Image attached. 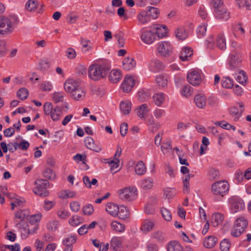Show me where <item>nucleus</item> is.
Returning a JSON list of instances; mask_svg holds the SVG:
<instances>
[{
    "instance_id": "obj_15",
    "label": "nucleus",
    "mask_w": 251,
    "mask_h": 251,
    "mask_svg": "<svg viewBox=\"0 0 251 251\" xmlns=\"http://www.w3.org/2000/svg\"><path fill=\"white\" fill-rule=\"evenodd\" d=\"M155 222L154 220L146 219L141 226L140 229L144 233H147L151 231L154 227Z\"/></svg>"
},
{
    "instance_id": "obj_6",
    "label": "nucleus",
    "mask_w": 251,
    "mask_h": 251,
    "mask_svg": "<svg viewBox=\"0 0 251 251\" xmlns=\"http://www.w3.org/2000/svg\"><path fill=\"white\" fill-rule=\"evenodd\" d=\"M119 197L125 201H131L135 200L137 195V190L135 187L129 186L121 189L118 191Z\"/></svg>"
},
{
    "instance_id": "obj_9",
    "label": "nucleus",
    "mask_w": 251,
    "mask_h": 251,
    "mask_svg": "<svg viewBox=\"0 0 251 251\" xmlns=\"http://www.w3.org/2000/svg\"><path fill=\"white\" fill-rule=\"evenodd\" d=\"M141 39L146 44L151 45L156 39L155 33L150 30H143L141 31Z\"/></svg>"
},
{
    "instance_id": "obj_41",
    "label": "nucleus",
    "mask_w": 251,
    "mask_h": 251,
    "mask_svg": "<svg viewBox=\"0 0 251 251\" xmlns=\"http://www.w3.org/2000/svg\"><path fill=\"white\" fill-rule=\"evenodd\" d=\"M38 229L37 225H35L34 227V230H30L28 226V227H23L22 229H21V236L23 238H26L28 237L29 234H32L36 232V231Z\"/></svg>"
},
{
    "instance_id": "obj_40",
    "label": "nucleus",
    "mask_w": 251,
    "mask_h": 251,
    "mask_svg": "<svg viewBox=\"0 0 251 251\" xmlns=\"http://www.w3.org/2000/svg\"><path fill=\"white\" fill-rule=\"evenodd\" d=\"M168 251H183L181 246L176 241L171 242L168 246Z\"/></svg>"
},
{
    "instance_id": "obj_33",
    "label": "nucleus",
    "mask_w": 251,
    "mask_h": 251,
    "mask_svg": "<svg viewBox=\"0 0 251 251\" xmlns=\"http://www.w3.org/2000/svg\"><path fill=\"white\" fill-rule=\"evenodd\" d=\"M122 244V239L118 237H114L111 239L110 242L111 247L113 248V250L117 251L118 249L121 247Z\"/></svg>"
},
{
    "instance_id": "obj_8",
    "label": "nucleus",
    "mask_w": 251,
    "mask_h": 251,
    "mask_svg": "<svg viewBox=\"0 0 251 251\" xmlns=\"http://www.w3.org/2000/svg\"><path fill=\"white\" fill-rule=\"evenodd\" d=\"M229 201L231 210L233 213H236L244 209V202L240 197L234 196L231 197Z\"/></svg>"
},
{
    "instance_id": "obj_52",
    "label": "nucleus",
    "mask_w": 251,
    "mask_h": 251,
    "mask_svg": "<svg viewBox=\"0 0 251 251\" xmlns=\"http://www.w3.org/2000/svg\"><path fill=\"white\" fill-rule=\"evenodd\" d=\"M18 97L22 100L26 99L28 95V90L25 88L20 89L17 93Z\"/></svg>"
},
{
    "instance_id": "obj_27",
    "label": "nucleus",
    "mask_w": 251,
    "mask_h": 251,
    "mask_svg": "<svg viewBox=\"0 0 251 251\" xmlns=\"http://www.w3.org/2000/svg\"><path fill=\"white\" fill-rule=\"evenodd\" d=\"M132 103L131 101L125 100L121 102L120 108L124 115H128L131 109Z\"/></svg>"
},
{
    "instance_id": "obj_36",
    "label": "nucleus",
    "mask_w": 251,
    "mask_h": 251,
    "mask_svg": "<svg viewBox=\"0 0 251 251\" xmlns=\"http://www.w3.org/2000/svg\"><path fill=\"white\" fill-rule=\"evenodd\" d=\"M240 62L241 60H239L236 55H231L229 62L230 69L234 70L238 69L240 66Z\"/></svg>"
},
{
    "instance_id": "obj_60",
    "label": "nucleus",
    "mask_w": 251,
    "mask_h": 251,
    "mask_svg": "<svg viewBox=\"0 0 251 251\" xmlns=\"http://www.w3.org/2000/svg\"><path fill=\"white\" fill-rule=\"evenodd\" d=\"M43 108L44 112L46 115H49L54 108H53L52 103L50 102H45L44 104Z\"/></svg>"
},
{
    "instance_id": "obj_13",
    "label": "nucleus",
    "mask_w": 251,
    "mask_h": 251,
    "mask_svg": "<svg viewBox=\"0 0 251 251\" xmlns=\"http://www.w3.org/2000/svg\"><path fill=\"white\" fill-rule=\"evenodd\" d=\"M216 18L226 21L230 17V13L227 11L225 5L222 6L214 12Z\"/></svg>"
},
{
    "instance_id": "obj_35",
    "label": "nucleus",
    "mask_w": 251,
    "mask_h": 251,
    "mask_svg": "<svg viewBox=\"0 0 251 251\" xmlns=\"http://www.w3.org/2000/svg\"><path fill=\"white\" fill-rule=\"evenodd\" d=\"M224 216L222 214L215 213L212 216V224L214 227H216L222 222Z\"/></svg>"
},
{
    "instance_id": "obj_46",
    "label": "nucleus",
    "mask_w": 251,
    "mask_h": 251,
    "mask_svg": "<svg viewBox=\"0 0 251 251\" xmlns=\"http://www.w3.org/2000/svg\"><path fill=\"white\" fill-rule=\"evenodd\" d=\"M152 68L155 71L158 72L164 68L163 63L158 60H154L151 63Z\"/></svg>"
},
{
    "instance_id": "obj_44",
    "label": "nucleus",
    "mask_w": 251,
    "mask_h": 251,
    "mask_svg": "<svg viewBox=\"0 0 251 251\" xmlns=\"http://www.w3.org/2000/svg\"><path fill=\"white\" fill-rule=\"evenodd\" d=\"M38 6V2L36 0H29L25 4L26 10L32 11L35 10Z\"/></svg>"
},
{
    "instance_id": "obj_19",
    "label": "nucleus",
    "mask_w": 251,
    "mask_h": 251,
    "mask_svg": "<svg viewBox=\"0 0 251 251\" xmlns=\"http://www.w3.org/2000/svg\"><path fill=\"white\" fill-rule=\"evenodd\" d=\"M194 102L199 108H204L206 104V99L204 95L198 94L194 98Z\"/></svg>"
},
{
    "instance_id": "obj_32",
    "label": "nucleus",
    "mask_w": 251,
    "mask_h": 251,
    "mask_svg": "<svg viewBox=\"0 0 251 251\" xmlns=\"http://www.w3.org/2000/svg\"><path fill=\"white\" fill-rule=\"evenodd\" d=\"M175 35L176 37L180 40H185L188 36L185 28L183 26L179 27L176 29Z\"/></svg>"
},
{
    "instance_id": "obj_50",
    "label": "nucleus",
    "mask_w": 251,
    "mask_h": 251,
    "mask_svg": "<svg viewBox=\"0 0 251 251\" xmlns=\"http://www.w3.org/2000/svg\"><path fill=\"white\" fill-rule=\"evenodd\" d=\"M161 213L164 219L167 221H170L172 219V215L171 212L166 208L162 207L161 208Z\"/></svg>"
},
{
    "instance_id": "obj_45",
    "label": "nucleus",
    "mask_w": 251,
    "mask_h": 251,
    "mask_svg": "<svg viewBox=\"0 0 251 251\" xmlns=\"http://www.w3.org/2000/svg\"><path fill=\"white\" fill-rule=\"evenodd\" d=\"M207 25L202 24L199 25L197 29V35L199 38L204 36L206 32Z\"/></svg>"
},
{
    "instance_id": "obj_11",
    "label": "nucleus",
    "mask_w": 251,
    "mask_h": 251,
    "mask_svg": "<svg viewBox=\"0 0 251 251\" xmlns=\"http://www.w3.org/2000/svg\"><path fill=\"white\" fill-rule=\"evenodd\" d=\"M135 84V80L133 76L126 75L122 84L121 88L123 92L128 93L131 91Z\"/></svg>"
},
{
    "instance_id": "obj_37",
    "label": "nucleus",
    "mask_w": 251,
    "mask_h": 251,
    "mask_svg": "<svg viewBox=\"0 0 251 251\" xmlns=\"http://www.w3.org/2000/svg\"><path fill=\"white\" fill-rule=\"evenodd\" d=\"M216 45L217 47L222 50L226 49V39L223 35L220 34L217 36Z\"/></svg>"
},
{
    "instance_id": "obj_26",
    "label": "nucleus",
    "mask_w": 251,
    "mask_h": 251,
    "mask_svg": "<svg viewBox=\"0 0 251 251\" xmlns=\"http://www.w3.org/2000/svg\"><path fill=\"white\" fill-rule=\"evenodd\" d=\"M106 211L111 215L115 217L118 214V205L113 202H109L106 206Z\"/></svg>"
},
{
    "instance_id": "obj_12",
    "label": "nucleus",
    "mask_w": 251,
    "mask_h": 251,
    "mask_svg": "<svg viewBox=\"0 0 251 251\" xmlns=\"http://www.w3.org/2000/svg\"><path fill=\"white\" fill-rule=\"evenodd\" d=\"M79 86H80L79 83L72 78L67 79L64 84L65 90L70 94L73 93Z\"/></svg>"
},
{
    "instance_id": "obj_57",
    "label": "nucleus",
    "mask_w": 251,
    "mask_h": 251,
    "mask_svg": "<svg viewBox=\"0 0 251 251\" xmlns=\"http://www.w3.org/2000/svg\"><path fill=\"white\" fill-rule=\"evenodd\" d=\"M44 177L50 180L55 179L56 175L55 173L51 169H46L43 172Z\"/></svg>"
},
{
    "instance_id": "obj_34",
    "label": "nucleus",
    "mask_w": 251,
    "mask_h": 251,
    "mask_svg": "<svg viewBox=\"0 0 251 251\" xmlns=\"http://www.w3.org/2000/svg\"><path fill=\"white\" fill-rule=\"evenodd\" d=\"M118 214L117 216H118L120 219L124 220L128 217L129 213L127 207L123 205L120 207L118 206Z\"/></svg>"
},
{
    "instance_id": "obj_38",
    "label": "nucleus",
    "mask_w": 251,
    "mask_h": 251,
    "mask_svg": "<svg viewBox=\"0 0 251 251\" xmlns=\"http://www.w3.org/2000/svg\"><path fill=\"white\" fill-rule=\"evenodd\" d=\"M146 11L151 17V19H156L159 15V10L157 8L149 6Z\"/></svg>"
},
{
    "instance_id": "obj_30",
    "label": "nucleus",
    "mask_w": 251,
    "mask_h": 251,
    "mask_svg": "<svg viewBox=\"0 0 251 251\" xmlns=\"http://www.w3.org/2000/svg\"><path fill=\"white\" fill-rule=\"evenodd\" d=\"M217 242V238L214 236H209L203 241V246L208 249L213 248Z\"/></svg>"
},
{
    "instance_id": "obj_22",
    "label": "nucleus",
    "mask_w": 251,
    "mask_h": 251,
    "mask_svg": "<svg viewBox=\"0 0 251 251\" xmlns=\"http://www.w3.org/2000/svg\"><path fill=\"white\" fill-rule=\"evenodd\" d=\"M108 77L111 82L116 83L122 78V73L119 70H112L111 71Z\"/></svg>"
},
{
    "instance_id": "obj_2",
    "label": "nucleus",
    "mask_w": 251,
    "mask_h": 251,
    "mask_svg": "<svg viewBox=\"0 0 251 251\" xmlns=\"http://www.w3.org/2000/svg\"><path fill=\"white\" fill-rule=\"evenodd\" d=\"M18 22V18L15 15L0 16V36H5L11 33L14 25Z\"/></svg>"
},
{
    "instance_id": "obj_63",
    "label": "nucleus",
    "mask_w": 251,
    "mask_h": 251,
    "mask_svg": "<svg viewBox=\"0 0 251 251\" xmlns=\"http://www.w3.org/2000/svg\"><path fill=\"white\" fill-rule=\"evenodd\" d=\"M243 111V109H241V112H239L238 108L236 107H231L229 110L230 114L233 116H236V119H237L241 115V113Z\"/></svg>"
},
{
    "instance_id": "obj_53",
    "label": "nucleus",
    "mask_w": 251,
    "mask_h": 251,
    "mask_svg": "<svg viewBox=\"0 0 251 251\" xmlns=\"http://www.w3.org/2000/svg\"><path fill=\"white\" fill-rule=\"evenodd\" d=\"M64 93L63 92H55L53 94L52 99L55 103L61 102L63 100Z\"/></svg>"
},
{
    "instance_id": "obj_47",
    "label": "nucleus",
    "mask_w": 251,
    "mask_h": 251,
    "mask_svg": "<svg viewBox=\"0 0 251 251\" xmlns=\"http://www.w3.org/2000/svg\"><path fill=\"white\" fill-rule=\"evenodd\" d=\"M29 214L28 210H21L15 213V218L21 220H24L25 218L28 217Z\"/></svg>"
},
{
    "instance_id": "obj_56",
    "label": "nucleus",
    "mask_w": 251,
    "mask_h": 251,
    "mask_svg": "<svg viewBox=\"0 0 251 251\" xmlns=\"http://www.w3.org/2000/svg\"><path fill=\"white\" fill-rule=\"evenodd\" d=\"M193 89L189 85L184 86L181 91V94L183 96L188 97L192 94Z\"/></svg>"
},
{
    "instance_id": "obj_54",
    "label": "nucleus",
    "mask_w": 251,
    "mask_h": 251,
    "mask_svg": "<svg viewBox=\"0 0 251 251\" xmlns=\"http://www.w3.org/2000/svg\"><path fill=\"white\" fill-rule=\"evenodd\" d=\"M164 195L166 198L170 199L173 198L176 195V191L173 188H167L164 189Z\"/></svg>"
},
{
    "instance_id": "obj_4",
    "label": "nucleus",
    "mask_w": 251,
    "mask_h": 251,
    "mask_svg": "<svg viewBox=\"0 0 251 251\" xmlns=\"http://www.w3.org/2000/svg\"><path fill=\"white\" fill-rule=\"evenodd\" d=\"M229 188V184L227 181H217L212 184L211 192L215 196L224 197L227 194Z\"/></svg>"
},
{
    "instance_id": "obj_10",
    "label": "nucleus",
    "mask_w": 251,
    "mask_h": 251,
    "mask_svg": "<svg viewBox=\"0 0 251 251\" xmlns=\"http://www.w3.org/2000/svg\"><path fill=\"white\" fill-rule=\"evenodd\" d=\"M187 80L193 86L199 85L201 82V75L198 71L193 70L188 74Z\"/></svg>"
},
{
    "instance_id": "obj_28",
    "label": "nucleus",
    "mask_w": 251,
    "mask_h": 251,
    "mask_svg": "<svg viewBox=\"0 0 251 251\" xmlns=\"http://www.w3.org/2000/svg\"><path fill=\"white\" fill-rule=\"evenodd\" d=\"M140 186L144 190H149L153 186V180L150 177L143 179L140 182Z\"/></svg>"
},
{
    "instance_id": "obj_7",
    "label": "nucleus",
    "mask_w": 251,
    "mask_h": 251,
    "mask_svg": "<svg viewBox=\"0 0 251 251\" xmlns=\"http://www.w3.org/2000/svg\"><path fill=\"white\" fill-rule=\"evenodd\" d=\"M157 50L160 55L165 57H169L172 54L173 47L168 42H160L158 43Z\"/></svg>"
},
{
    "instance_id": "obj_20",
    "label": "nucleus",
    "mask_w": 251,
    "mask_h": 251,
    "mask_svg": "<svg viewBox=\"0 0 251 251\" xmlns=\"http://www.w3.org/2000/svg\"><path fill=\"white\" fill-rule=\"evenodd\" d=\"M238 72L237 75L235 77L236 80L240 83L241 84L245 86L248 82V77L246 75V73L244 71L238 69L236 70Z\"/></svg>"
},
{
    "instance_id": "obj_55",
    "label": "nucleus",
    "mask_w": 251,
    "mask_h": 251,
    "mask_svg": "<svg viewBox=\"0 0 251 251\" xmlns=\"http://www.w3.org/2000/svg\"><path fill=\"white\" fill-rule=\"evenodd\" d=\"M76 238L75 236H70L65 238L63 240V244L66 246H72L76 242Z\"/></svg>"
},
{
    "instance_id": "obj_42",
    "label": "nucleus",
    "mask_w": 251,
    "mask_h": 251,
    "mask_svg": "<svg viewBox=\"0 0 251 251\" xmlns=\"http://www.w3.org/2000/svg\"><path fill=\"white\" fill-rule=\"evenodd\" d=\"M208 175L210 178L212 180L218 179L220 176L219 171L213 167H211L208 169Z\"/></svg>"
},
{
    "instance_id": "obj_64",
    "label": "nucleus",
    "mask_w": 251,
    "mask_h": 251,
    "mask_svg": "<svg viewBox=\"0 0 251 251\" xmlns=\"http://www.w3.org/2000/svg\"><path fill=\"white\" fill-rule=\"evenodd\" d=\"M90 42L89 40H86L84 38H81V44L82 47L86 49L84 50V52H88L90 50L92 47L91 45L88 44V43Z\"/></svg>"
},
{
    "instance_id": "obj_24",
    "label": "nucleus",
    "mask_w": 251,
    "mask_h": 251,
    "mask_svg": "<svg viewBox=\"0 0 251 251\" xmlns=\"http://www.w3.org/2000/svg\"><path fill=\"white\" fill-rule=\"evenodd\" d=\"M166 95L163 93H158L155 94L152 97L153 102L157 106H161L164 102Z\"/></svg>"
},
{
    "instance_id": "obj_49",
    "label": "nucleus",
    "mask_w": 251,
    "mask_h": 251,
    "mask_svg": "<svg viewBox=\"0 0 251 251\" xmlns=\"http://www.w3.org/2000/svg\"><path fill=\"white\" fill-rule=\"evenodd\" d=\"M231 244L228 239H224L220 243V249L222 251H229Z\"/></svg>"
},
{
    "instance_id": "obj_16",
    "label": "nucleus",
    "mask_w": 251,
    "mask_h": 251,
    "mask_svg": "<svg viewBox=\"0 0 251 251\" xmlns=\"http://www.w3.org/2000/svg\"><path fill=\"white\" fill-rule=\"evenodd\" d=\"M138 23L140 25H146L151 20V17L146 10H143L137 15Z\"/></svg>"
},
{
    "instance_id": "obj_31",
    "label": "nucleus",
    "mask_w": 251,
    "mask_h": 251,
    "mask_svg": "<svg viewBox=\"0 0 251 251\" xmlns=\"http://www.w3.org/2000/svg\"><path fill=\"white\" fill-rule=\"evenodd\" d=\"M147 171L145 163L142 161H138L135 166V172L137 175H144Z\"/></svg>"
},
{
    "instance_id": "obj_14",
    "label": "nucleus",
    "mask_w": 251,
    "mask_h": 251,
    "mask_svg": "<svg viewBox=\"0 0 251 251\" xmlns=\"http://www.w3.org/2000/svg\"><path fill=\"white\" fill-rule=\"evenodd\" d=\"M86 94V93L84 88L79 86L71 94V98L75 100H82L85 98Z\"/></svg>"
},
{
    "instance_id": "obj_17",
    "label": "nucleus",
    "mask_w": 251,
    "mask_h": 251,
    "mask_svg": "<svg viewBox=\"0 0 251 251\" xmlns=\"http://www.w3.org/2000/svg\"><path fill=\"white\" fill-rule=\"evenodd\" d=\"M193 54V50L190 48L184 47L180 52L179 58L182 61H188Z\"/></svg>"
},
{
    "instance_id": "obj_18",
    "label": "nucleus",
    "mask_w": 251,
    "mask_h": 251,
    "mask_svg": "<svg viewBox=\"0 0 251 251\" xmlns=\"http://www.w3.org/2000/svg\"><path fill=\"white\" fill-rule=\"evenodd\" d=\"M168 76L165 74H160L155 77V82L158 87L165 88L167 86Z\"/></svg>"
},
{
    "instance_id": "obj_58",
    "label": "nucleus",
    "mask_w": 251,
    "mask_h": 251,
    "mask_svg": "<svg viewBox=\"0 0 251 251\" xmlns=\"http://www.w3.org/2000/svg\"><path fill=\"white\" fill-rule=\"evenodd\" d=\"M40 88L43 91H49L52 89V85L50 82L45 81L41 83Z\"/></svg>"
},
{
    "instance_id": "obj_23",
    "label": "nucleus",
    "mask_w": 251,
    "mask_h": 251,
    "mask_svg": "<svg viewBox=\"0 0 251 251\" xmlns=\"http://www.w3.org/2000/svg\"><path fill=\"white\" fill-rule=\"evenodd\" d=\"M62 115V108L59 106L57 105L54 107L52 111L49 115L50 118L53 121H59Z\"/></svg>"
},
{
    "instance_id": "obj_25",
    "label": "nucleus",
    "mask_w": 251,
    "mask_h": 251,
    "mask_svg": "<svg viewBox=\"0 0 251 251\" xmlns=\"http://www.w3.org/2000/svg\"><path fill=\"white\" fill-rule=\"evenodd\" d=\"M153 28L156 30L155 34L160 38L166 36L168 29L166 26L163 25H154Z\"/></svg>"
},
{
    "instance_id": "obj_61",
    "label": "nucleus",
    "mask_w": 251,
    "mask_h": 251,
    "mask_svg": "<svg viewBox=\"0 0 251 251\" xmlns=\"http://www.w3.org/2000/svg\"><path fill=\"white\" fill-rule=\"evenodd\" d=\"M81 218L77 215L72 216L69 220V224L72 226H76L81 223Z\"/></svg>"
},
{
    "instance_id": "obj_5",
    "label": "nucleus",
    "mask_w": 251,
    "mask_h": 251,
    "mask_svg": "<svg viewBox=\"0 0 251 251\" xmlns=\"http://www.w3.org/2000/svg\"><path fill=\"white\" fill-rule=\"evenodd\" d=\"M36 188L33 190L34 193L41 197H46L49 195V192L47 188L49 187V182L48 180L43 179H38L35 180Z\"/></svg>"
},
{
    "instance_id": "obj_1",
    "label": "nucleus",
    "mask_w": 251,
    "mask_h": 251,
    "mask_svg": "<svg viewBox=\"0 0 251 251\" xmlns=\"http://www.w3.org/2000/svg\"><path fill=\"white\" fill-rule=\"evenodd\" d=\"M110 68L108 61L93 64L89 68L88 76L94 81L99 80L106 77Z\"/></svg>"
},
{
    "instance_id": "obj_39",
    "label": "nucleus",
    "mask_w": 251,
    "mask_h": 251,
    "mask_svg": "<svg viewBox=\"0 0 251 251\" xmlns=\"http://www.w3.org/2000/svg\"><path fill=\"white\" fill-rule=\"evenodd\" d=\"M111 226L113 230L118 232H123L125 229V225L117 221H113Z\"/></svg>"
},
{
    "instance_id": "obj_48",
    "label": "nucleus",
    "mask_w": 251,
    "mask_h": 251,
    "mask_svg": "<svg viewBox=\"0 0 251 251\" xmlns=\"http://www.w3.org/2000/svg\"><path fill=\"white\" fill-rule=\"evenodd\" d=\"M233 85V81L229 77H226L222 80V85L224 88H231Z\"/></svg>"
},
{
    "instance_id": "obj_29",
    "label": "nucleus",
    "mask_w": 251,
    "mask_h": 251,
    "mask_svg": "<svg viewBox=\"0 0 251 251\" xmlns=\"http://www.w3.org/2000/svg\"><path fill=\"white\" fill-rule=\"evenodd\" d=\"M138 116L141 119H144L145 115L150 111V109L147 104L144 103L140 105L136 109Z\"/></svg>"
},
{
    "instance_id": "obj_62",
    "label": "nucleus",
    "mask_w": 251,
    "mask_h": 251,
    "mask_svg": "<svg viewBox=\"0 0 251 251\" xmlns=\"http://www.w3.org/2000/svg\"><path fill=\"white\" fill-rule=\"evenodd\" d=\"M41 216L39 214L33 215L28 218V220L31 225H33L39 222L41 220Z\"/></svg>"
},
{
    "instance_id": "obj_43",
    "label": "nucleus",
    "mask_w": 251,
    "mask_h": 251,
    "mask_svg": "<svg viewBox=\"0 0 251 251\" xmlns=\"http://www.w3.org/2000/svg\"><path fill=\"white\" fill-rule=\"evenodd\" d=\"M83 181L86 187L89 188H91L92 185H95L98 183L97 179L93 178L91 181H90V178L87 176H83Z\"/></svg>"
},
{
    "instance_id": "obj_59",
    "label": "nucleus",
    "mask_w": 251,
    "mask_h": 251,
    "mask_svg": "<svg viewBox=\"0 0 251 251\" xmlns=\"http://www.w3.org/2000/svg\"><path fill=\"white\" fill-rule=\"evenodd\" d=\"M210 5L214 9V12L224 5L223 0H211Z\"/></svg>"
},
{
    "instance_id": "obj_3",
    "label": "nucleus",
    "mask_w": 251,
    "mask_h": 251,
    "mask_svg": "<svg viewBox=\"0 0 251 251\" xmlns=\"http://www.w3.org/2000/svg\"><path fill=\"white\" fill-rule=\"evenodd\" d=\"M248 226V221L246 217L242 216L236 219L231 230L232 236H240L246 230Z\"/></svg>"
},
{
    "instance_id": "obj_21",
    "label": "nucleus",
    "mask_w": 251,
    "mask_h": 251,
    "mask_svg": "<svg viewBox=\"0 0 251 251\" xmlns=\"http://www.w3.org/2000/svg\"><path fill=\"white\" fill-rule=\"evenodd\" d=\"M136 66V61L132 57H126L123 61V67L125 70L133 69Z\"/></svg>"
},
{
    "instance_id": "obj_51",
    "label": "nucleus",
    "mask_w": 251,
    "mask_h": 251,
    "mask_svg": "<svg viewBox=\"0 0 251 251\" xmlns=\"http://www.w3.org/2000/svg\"><path fill=\"white\" fill-rule=\"evenodd\" d=\"M75 196L76 193L75 192L65 190L61 192L60 197L63 199H68L74 198Z\"/></svg>"
}]
</instances>
